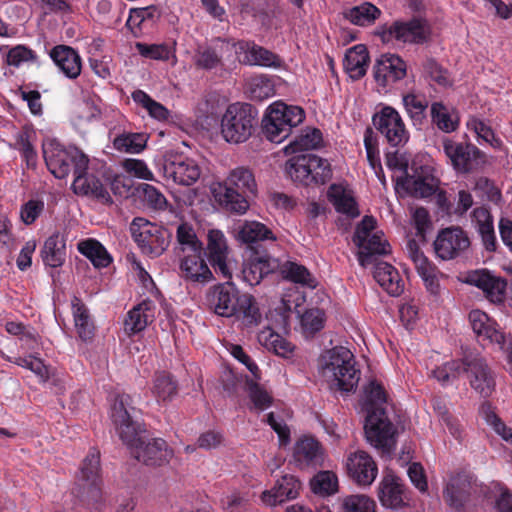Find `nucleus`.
Listing matches in <instances>:
<instances>
[{"label": "nucleus", "mask_w": 512, "mask_h": 512, "mask_svg": "<svg viewBox=\"0 0 512 512\" xmlns=\"http://www.w3.org/2000/svg\"><path fill=\"white\" fill-rule=\"evenodd\" d=\"M319 443L313 438H303L296 442L294 447V460L298 465L315 464L319 460Z\"/></svg>", "instance_id": "49530a36"}, {"label": "nucleus", "mask_w": 512, "mask_h": 512, "mask_svg": "<svg viewBox=\"0 0 512 512\" xmlns=\"http://www.w3.org/2000/svg\"><path fill=\"white\" fill-rule=\"evenodd\" d=\"M130 231L142 252L150 257H158L168 248L173 234L163 226L151 223L143 217H135Z\"/></svg>", "instance_id": "9d476101"}, {"label": "nucleus", "mask_w": 512, "mask_h": 512, "mask_svg": "<svg viewBox=\"0 0 512 512\" xmlns=\"http://www.w3.org/2000/svg\"><path fill=\"white\" fill-rule=\"evenodd\" d=\"M277 266L276 260L265 250L251 251L250 256L243 262V280L251 286L258 285L266 275L274 272Z\"/></svg>", "instance_id": "6ab92c4d"}, {"label": "nucleus", "mask_w": 512, "mask_h": 512, "mask_svg": "<svg viewBox=\"0 0 512 512\" xmlns=\"http://www.w3.org/2000/svg\"><path fill=\"white\" fill-rule=\"evenodd\" d=\"M235 317L243 327L253 328L258 326L262 321V314L260 312L258 303L254 296L248 293H243L240 301L236 307Z\"/></svg>", "instance_id": "72a5a7b5"}, {"label": "nucleus", "mask_w": 512, "mask_h": 512, "mask_svg": "<svg viewBox=\"0 0 512 512\" xmlns=\"http://www.w3.org/2000/svg\"><path fill=\"white\" fill-rule=\"evenodd\" d=\"M325 313L318 308L308 309L301 316V326L306 336H314L324 328Z\"/></svg>", "instance_id": "052dcab7"}, {"label": "nucleus", "mask_w": 512, "mask_h": 512, "mask_svg": "<svg viewBox=\"0 0 512 512\" xmlns=\"http://www.w3.org/2000/svg\"><path fill=\"white\" fill-rule=\"evenodd\" d=\"M304 119L305 112L301 107L275 102L262 120L263 134L270 142L281 143Z\"/></svg>", "instance_id": "423d86ee"}, {"label": "nucleus", "mask_w": 512, "mask_h": 512, "mask_svg": "<svg viewBox=\"0 0 512 512\" xmlns=\"http://www.w3.org/2000/svg\"><path fill=\"white\" fill-rule=\"evenodd\" d=\"M379 500L385 508L398 509L405 504V487L401 479L393 474H387L379 484Z\"/></svg>", "instance_id": "cd10ccee"}, {"label": "nucleus", "mask_w": 512, "mask_h": 512, "mask_svg": "<svg viewBox=\"0 0 512 512\" xmlns=\"http://www.w3.org/2000/svg\"><path fill=\"white\" fill-rule=\"evenodd\" d=\"M423 68L430 79L437 83L439 86L449 87L452 85L449 72L440 64H438L435 59H427L423 64Z\"/></svg>", "instance_id": "0e129e2a"}, {"label": "nucleus", "mask_w": 512, "mask_h": 512, "mask_svg": "<svg viewBox=\"0 0 512 512\" xmlns=\"http://www.w3.org/2000/svg\"><path fill=\"white\" fill-rule=\"evenodd\" d=\"M348 475L359 485L368 486L375 480L378 468L372 457L365 451H356L347 459Z\"/></svg>", "instance_id": "4be33fe9"}, {"label": "nucleus", "mask_w": 512, "mask_h": 512, "mask_svg": "<svg viewBox=\"0 0 512 512\" xmlns=\"http://www.w3.org/2000/svg\"><path fill=\"white\" fill-rule=\"evenodd\" d=\"M72 189L75 194L92 197L106 205L113 204V199L102 181L86 171L75 175Z\"/></svg>", "instance_id": "b1692460"}, {"label": "nucleus", "mask_w": 512, "mask_h": 512, "mask_svg": "<svg viewBox=\"0 0 512 512\" xmlns=\"http://www.w3.org/2000/svg\"><path fill=\"white\" fill-rule=\"evenodd\" d=\"M365 394L369 405L364 424L365 438L373 447L389 454L395 445L396 430L381 407L387 400L386 392L379 383L371 381Z\"/></svg>", "instance_id": "f03ea898"}, {"label": "nucleus", "mask_w": 512, "mask_h": 512, "mask_svg": "<svg viewBox=\"0 0 512 512\" xmlns=\"http://www.w3.org/2000/svg\"><path fill=\"white\" fill-rule=\"evenodd\" d=\"M359 251L357 253L359 264L362 267H367L377 261V256L388 254L390 245L386 240H382L378 233H374L368 238H365L362 246H357Z\"/></svg>", "instance_id": "2f4dec72"}, {"label": "nucleus", "mask_w": 512, "mask_h": 512, "mask_svg": "<svg viewBox=\"0 0 512 512\" xmlns=\"http://www.w3.org/2000/svg\"><path fill=\"white\" fill-rule=\"evenodd\" d=\"M154 307L151 301H143L134 307L128 313L125 319V330L130 334L138 333L144 330L148 323L154 317L152 308Z\"/></svg>", "instance_id": "4c0bfd02"}, {"label": "nucleus", "mask_w": 512, "mask_h": 512, "mask_svg": "<svg viewBox=\"0 0 512 512\" xmlns=\"http://www.w3.org/2000/svg\"><path fill=\"white\" fill-rule=\"evenodd\" d=\"M158 9L154 5L142 8H133L130 10L129 17L126 21V27L136 36L134 28H140L142 23L146 20H153L156 16Z\"/></svg>", "instance_id": "680f3d73"}, {"label": "nucleus", "mask_w": 512, "mask_h": 512, "mask_svg": "<svg viewBox=\"0 0 512 512\" xmlns=\"http://www.w3.org/2000/svg\"><path fill=\"white\" fill-rule=\"evenodd\" d=\"M433 246L437 257L451 260L462 255L470 247V239L461 227L452 226L438 232Z\"/></svg>", "instance_id": "2eb2a0df"}, {"label": "nucleus", "mask_w": 512, "mask_h": 512, "mask_svg": "<svg viewBox=\"0 0 512 512\" xmlns=\"http://www.w3.org/2000/svg\"><path fill=\"white\" fill-rule=\"evenodd\" d=\"M237 49L240 54H244L242 63L246 65H255L263 67L278 68L281 66V58L272 51L257 45L254 41H238Z\"/></svg>", "instance_id": "5701e85b"}, {"label": "nucleus", "mask_w": 512, "mask_h": 512, "mask_svg": "<svg viewBox=\"0 0 512 512\" xmlns=\"http://www.w3.org/2000/svg\"><path fill=\"white\" fill-rule=\"evenodd\" d=\"M237 239L248 244L251 251L258 250L259 242L265 240L275 241L276 237L266 225L258 221H245L237 232Z\"/></svg>", "instance_id": "c85d7f7f"}, {"label": "nucleus", "mask_w": 512, "mask_h": 512, "mask_svg": "<svg viewBox=\"0 0 512 512\" xmlns=\"http://www.w3.org/2000/svg\"><path fill=\"white\" fill-rule=\"evenodd\" d=\"M343 15L354 25L367 26L373 24L380 17L381 10L370 2H364L346 9Z\"/></svg>", "instance_id": "a19ab883"}, {"label": "nucleus", "mask_w": 512, "mask_h": 512, "mask_svg": "<svg viewBox=\"0 0 512 512\" xmlns=\"http://www.w3.org/2000/svg\"><path fill=\"white\" fill-rule=\"evenodd\" d=\"M301 489V482L293 475H284L271 489L264 491L261 500L267 506H276L286 500L295 499Z\"/></svg>", "instance_id": "393cba45"}, {"label": "nucleus", "mask_w": 512, "mask_h": 512, "mask_svg": "<svg viewBox=\"0 0 512 512\" xmlns=\"http://www.w3.org/2000/svg\"><path fill=\"white\" fill-rule=\"evenodd\" d=\"M41 257L46 266L57 268L64 264L66 258L65 240L57 232L49 236L41 249Z\"/></svg>", "instance_id": "f704fd0d"}, {"label": "nucleus", "mask_w": 512, "mask_h": 512, "mask_svg": "<svg viewBox=\"0 0 512 512\" xmlns=\"http://www.w3.org/2000/svg\"><path fill=\"white\" fill-rule=\"evenodd\" d=\"M469 321L478 338L497 344L505 343L504 334L496 329L495 322L486 313L480 310H472L469 313Z\"/></svg>", "instance_id": "c756f323"}, {"label": "nucleus", "mask_w": 512, "mask_h": 512, "mask_svg": "<svg viewBox=\"0 0 512 512\" xmlns=\"http://www.w3.org/2000/svg\"><path fill=\"white\" fill-rule=\"evenodd\" d=\"M178 392V383L174 377L165 371L155 373L152 393L158 402L171 401Z\"/></svg>", "instance_id": "79ce46f5"}, {"label": "nucleus", "mask_w": 512, "mask_h": 512, "mask_svg": "<svg viewBox=\"0 0 512 512\" xmlns=\"http://www.w3.org/2000/svg\"><path fill=\"white\" fill-rule=\"evenodd\" d=\"M223 45H200L195 50L193 62L196 68L213 70L223 65Z\"/></svg>", "instance_id": "58836bf2"}, {"label": "nucleus", "mask_w": 512, "mask_h": 512, "mask_svg": "<svg viewBox=\"0 0 512 512\" xmlns=\"http://www.w3.org/2000/svg\"><path fill=\"white\" fill-rule=\"evenodd\" d=\"M78 251L88 258L95 268H105L112 262L106 248L96 239L82 240L77 245Z\"/></svg>", "instance_id": "ea45409f"}, {"label": "nucleus", "mask_w": 512, "mask_h": 512, "mask_svg": "<svg viewBox=\"0 0 512 512\" xmlns=\"http://www.w3.org/2000/svg\"><path fill=\"white\" fill-rule=\"evenodd\" d=\"M355 357L346 347L335 346L319 357L318 369L333 391L354 392L360 380V370L355 367Z\"/></svg>", "instance_id": "7ed1b4c3"}, {"label": "nucleus", "mask_w": 512, "mask_h": 512, "mask_svg": "<svg viewBox=\"0 0 512 512\" xmlns=\"http://www.w3.org/2000/svg\"><path fill=\"white\" fill-rule=\"evenodd\" d=\"M283 277L294 283L315 287V281L310 272L303 265L294 262H288L282 267Z\"/></svg>", "instance_id": "4d7b16f0"}, {"label": "nucleus", "mask_w": 512, "mask_h": 512, "mask_svg": "<svg viewBox=\"0 0 512 512\" xmlns=\"http://www.w3.org/2000/svg\"><path fill=\"white\" fill-rule=\"evenodd\" d=\"M462 374L470 387L483 399L490 398L496 391V372L486 358L476 350L462 348Z\"/></svg>", "instance_id": "1a4fd4ad"}, {"label": "nucleus", "mask_w": 512, "mask_h": 512, "mask_svg": "<svg viewBox=\"0 0 512 512\" xmlns=\"http://www.w3.org/2000/svg\"><path fill=\"white\" fill-rule=\"evenodd\" d=\"M242 295L243 292L233 283L227 282L211 287L207 293V301L215 314L230 318L236 314V307Z\"/></svg>", "instance_id": "dca6fc26"}, {"label": "nucleus", "mask_w": 512, "mask_h": 512, "mask_svg": "<svg viewBox=\"0 0 512 512\" xmlns=\"http://www.w3.org/2000/svg\"><path fill=\"white\" fill-rule=\"evenodd\" d=\"M111 421L121 441L130 449L132 455L147 466H161L173 456V450L162 438L146 439V431L141 410L133 405L129 394L116 397L111 409Z\"/></svg>", "instance_id": "f257e3e1"}, {"label": "nucleus", "mask_w": 512, "mask_h": 512, "mask_svg": "<svg viewBox=\"0 0 512 512\" xmlns=\"http://www.w3.org/2000/svg\"><path fill=\"white\" fill-rule=\"evenodd\" d=\"M136 49L143 57L153 60H168L170 50L165 44L136 43Z\"/></svg>", "instance_id": "774afa93"}, {"label": "nucleus", "mask_w": 512, "mask_h": 512, "mask_svg": "<svg viewBox=\"0 0 512 512\" xmlns=\"http://www.w3.org/2000/svg\"><path fill=\"white\" fill-rule=\"evenodd\" d=\"M182 277L191 282L206 284L214 279L213 273L202 258V253L193 252L180 261Z\"/></svg>", "instance_id": "a878e982"}, {"label": "nucleus", "mask_w": 512, "mask_h": 512, "mask_svg": "<svg viewBox=\"0 0 512 512\" xmlns=\"http://www.w3.org/2000/svg\"><path fill=\"white\" fill-rule=\"evenodd\" d=\"M312 183L325 184L332 177L331 165L327 159H323L311 153Z\"/></svg>", "instance_id": "e2e57ef3"}, {"label": "nucleus", "mask_w": 512, "mask_h": 512, "mask_svg": "<svg viewBox=\"0 0 512 512\" xmlns=\"http://www.w3.org/2000/svg\"><path fill=\"white\" fill-rule=\"evenodd\" d=\"M310 488L320 496L333 495L338 490V478L331 471H320L310 480Z\"/></svg>", "instance_id": "8fccbe9b"}, {"label": "nucleus", "mask_w": 512, "mask_h": 512, "mask_svg": "<svg viewBox=\"0 0 512 512\" xmlns=\"http://www.w3.org/2000/svg\"><path fill=\"white\" fill-rule=\"evenodd\" d=\"M49 56L67 78L75 79L80 75L81 58L72 47L56 45L49 52Z\"/></svg>", "instance_id": "bb28decb"}, {"label": "nucleus", "mask_w": 512, "mask_h": 512, "mask_svg": "<svg viewBox=\"0 0 512 512\" xmlns=\"http://www.w3.org/2000/svg\"><path fill=\"white\" fill-rule=\"evenodd\" d=\"M461 365L462 356L459 359L445 362L441 366L436 367L431 371V375L442 385H446L459 378L462 374Z\"/></svg>", "instance_id": "5fc2aeb1"}, {"label": "nucleus", "mask_w": 512, "mask_h": 512, "mask_svg": "<svg viewBox=\"0 0 512 512\" xmlns=\"http://www.w3.org/2000/svg\"><path fill=\"white\" fill-rule=\"evenodd\" d=\"M72 307L78 336L83 341L91 340L94 336L95 327L89 315L88 309L78 298L74 299Z\"/></svg>", "instance_id": "a18cd8bd"}, {"label": "nucleus", "mask_w": 512, "mask_h": 512, "mask_svg": "<svg viewBox=\"0 0 512 512\" xmlns=\"http://www.w3.org/2000/svg\"><path fill=\"white\" fill-rule=\"evenodd\" d=\"M376 503L364 494L345 496L341 500L343 512H375Z\"/></svg>", "instance_id": "6e6d98bb"}, {"label": "nucleus", "mask_w": 512, "mask_h": 512, "mask_svg": "<svg viewBox=\"0 0 512 512\" xmlns=\"http://www.w3.org/2000/svg\"><path fill=\"white\" fill-rule=\"evenodd\" d=\"M246 390L255 409L263 411L271 406L272 396L256 381L247 378Z\"/></svg>", "instance_id": "13d9d810"}, {"label": "nucleus", "mask_w": 512, "mask_h": 512, "mask_svg": "<svg viewBox=\"0 0 512 512\" xmlns=\"http://www.w3.org/2000/svg\"><path fill=\"white\" fill-rule=\"evenodd\" d=\"M402 43L423 44L430 37V29L427 22L421 18L413 17L407 21L400 20Z\"/></svg>", "instance_id": "e433bc0d"}, {"label": "nucleus", "mask_w": 512, "mask_h": 512, "mask_svg": "<svg viewBox=\"0 0 512 512\" xmlns=\"http://www.w3.org/2000/svg\"><path fill=\"white\" fill-rule=\"evenodd\" d=\"M258 110L250 103L228 105L221 118V134L226 142L239 144L247 141L258 123Z\"/></svg>", "instance_id": "39448f33"}, {"label": "nucleus", "mask_w": 512, "mask_h": 512, "mask_svg": "<svg viewBox=\"0 0 512 512\" xmlns=\"http://www.w3.org/2000/svg\"><path fill=\"white\" fill-rule=\"evenodd\" d=\"M406 73L407 66L404 60L391 53L382 54L373 67L375 81L384 87L403 79Z\"/></svg>", "instance_id": "aec40b11"}, {"label": "nucleus", "mask_w": 512, "mask_h": 512, "mask_svg": "<svg viewBox=\"0 0 512 512\" xmlns=\"http://www.w3.org/2000/svg\"><path fill=\"white\" fill-rule=\"evenodd\" d=\"M472 214L485 249L489 252L496 251L497 240L494 231L493 217L490 211L485 207H478L473 210Z\"/></svg>", "instance_id": "473e14b6"}, {"label": "nucleus", "mask_w": 512, "mask_h": 512, "mask_svg": "<svg viewBox=\"0 0 512 512\" xmlns=\"http://www.w3.org/2000/svg\"><path fill=\"white\" fill-rule=\"evenodd\" d=\"M176 238L182 252L189 250L191 253H203L202 242L188 223H181L177 227Z\"/></svg>", "instance_id": "603ef678"}, {"label": "nucleus", "mask_w": 512, "mask_h": 512, "mask_svg": "<svg viewBox=\"0 0 512 512\" xmlns=\"http://www.w3.org/2000/svg\"><path fill=\"white\" fill-rule=\"evenodd\" d=\"M289 177L303 185L312 184L311 153H301L291 157L285 164Z\"/></svg>", "instance_id": "c9c22d12"}, {"label": "nucleus", "mask_w": 512, "mask_h": 512, "mask_svg": "<svg viewBox=\"0 0 512 512\" xmlns=\"http://www.w3.org/2000/svg\"><path fill=\"white\" fill-rule=\"evenodd\" d=\"M443 151L458 173H470L477 165L481 151L473 144L443 139Z\"/></svg>", "instance_id": "a211bd4d"}, {"label": "nucleus", "mask_w": 512, "mask_h": 512, "mask_svg": "<svg viewBox=\"0 0 512 512\" xmlns=\"http://www.w3.org/2000/svg\"><path fill=\"white\" fill-rule=\"evenodd\" d=\"M467 282L481 289L493 303H502L506 296L507 281L488 270H477L468 275Z\"/></svg>", "instance_id": "412c9836"}, {"label": "nucleus", "mask_w": 512, "mask_h": 512, "mask_svg": "<svg viewBox=\"0 0 512 512\" xmlns=\"http://www.w3.org/2000/svg\"><path fill=\"white\" fill-rule=\"evenodd\" d=\"M330 190L329 196L337 212L352 218L359 216L357 203L350 194L336 185H332Z\"/></svg>", "instance_id": "09e8293b"}, {"label": "nucleus", "mask_w": 512, "mask_h": 512, "mask_svg": "<svg viewBox=\"0 0 512 512\" xmlns=\"http://www.w3.org/2000/svg\"><path fill=\"white\" fill-rule=\"evenodd\" d=\"M43 157L48 170L58 179L69 175L73 168L74 176L88 169V157L76 147L65 148L52 139L43 144Z\"/></svg>", "instance_id": "0eeeda50"}, {"label": "nucleus", "mask_w": 512, "mask_h": 512, "mask_svg": "<svg viewBox=\"0 0 512 512\" xmlns=\"http://www.w3.org/2000/svg\"><path fill=\"white\" fill-rule=\"evenodd\" d=\"M147 140L144 133L123 132L113 139V148L121 153L138 154L145 149Z\"/></svg>", "instance_id": "37998d69"}, {"label": "nucleus", "mask_w": 512, "mask_h": 512, "mask_svg": "<svg viewBox=\"0 0 512 512\" xmlns=\"http://www.w3.org/2000/svg\"><path fill=\"white\" fill-rule=\"evenodd\" d=\"M206 256L215 273L225 279L232 278L233 263L229 259V248L226 238L220 230H210L208 233Z\"/></svg>", "instance_id": "f3484780"}, {"label": "nucleus", "mask_w": 512, "mask_h": 512, "mask_svg": "<svg viewBox=\"0 0 512 512\" xmlns=\"http://www.w3.org/2000/svg\"><path fill=\"white\" fill-rule=\"evenodd\" d=\"M384 44L402 43L400 20L378 26L374 32Z\"/></svg>", "instance_id": "338daca9"}, {"label": "nucleus", "mask_w": 512, "mask_h": 512, "mask_svg": "<svg viewBox=\"0 0 512 512\" xmlns=\"http://www.w3.org/2000/svg\"><path fill=\"white\" fill-rule=\"evenodd\" d=\"M402 188L414 198H427L439 190V180L428 166L414 169L413 174H406L396 180V189Z\"/></svg>", "instance_id": "4468645a"}, {"label": "nucleus", "mask_w": 512, "mask_h": 512, "mask_svg": "<svg viewBox=\"0 0 512 512\" xmlns=\"http://www.w3.org/2000/svg\"><path fill=\"white\" fill-rule=\"evenodd\" d=\"M375 128L385 137L392 147H400L409 140V133L398 111L391 106H384L372 118Z\"/></svg>", "instance_id": "ddd939ff"}, {"label": "nucleus", "mask_w": 512, "mask_h": 512, "mask_svg": "<svg viewBox=\"0 0 512 512\" xmlns=\"http://www.w3.org/2000/svg\"><path fill=\"white\" fill-rule=\"evenodd\" d=\"M274 93V83L265 75L255 76L249 82L248 94L251 100L263 101L272 97Z\"/></svg>", "instance_id": "864d4df0"}, {"label": "nucleus", "mask_w": 512, "mask_h": 512, "mask_svg": "<svg viewBox=\"0 0 512 512\" xmlns=\"http://www.w3.org/2000/svg\"><path fill=\"white\" fill-rule=\"evenodd\" d=\"M38 57L32 49L25 45H17L11 48L6 56L9 66L19 67L24 62H37Z\"/></svg>", "instance_id": "69168bd1"}, {"label": "nucleus", "mask_w": 512, "mask_h": 512, "mask_svg": "<svg viewBox=\"0 0 512 512\" xmlns=\"http://www.w3.org/2000/svg\"><path fill=\"white\" fill-rule=\"evenodd\" d=\"M432 122L443 132L455 131L458 123L453 121L448 108L441 102H434L431 105Z\"/></svg>", "instance_id": "bf43d9fd"}, {"label": "nucleus", "mask_w": 512, "mask_h": 512, "mask_svg": "<svg viewBox=\"0 0 512 512\" xmlns=\"http://www.w3.org/2000/svg\"><path fill=\"white\" fill-rule=\"evenodd\" d=\"M323 141L322 132L317 128H306L285 147L286 153H297L317 149Z\"/></svg>", "instance_id": "c03bdc74"}, {"label": "nucleus", "mask_w": 512, "mask_h": 512, "mask_svg": "<svg viewBox=\"0 0 512 512\" xmlns=\"http://www.w3.org/2000/svg\"><path fill=\"white\" fill-rule=\"evenodd\" d=\"M368 62L369 53L366 46L358 44L347 50L343 66L353 80H359L366 74Z\"/></svg>", "instance_id": "7c9ffc66"}, {"label": "nucleus", "mask_w": 512, "mask_h": 512, "mask_svg": "<svg viewBox=\"0 0 512 512\" xmlns=\"http://www.w3.org/2000/svg\"><path fill=\"white\" fill-rule=\"evenodd\" d=\"M99 472L100 453L93 448L84 458L72 489V495L83 508L89 509L102 499V479Z\"/></svg>", "instance_id": "6e6552de"}, {"label": "nucleus", "mask_w": 512, "mask_h": 512, "mask_svg": "<svg viewBox=\"0 0 512 512\" xmlns=\"http://www.w3.org/2000/svg\"><path fill=\"white\" fill-rule=\"evenodd\" d=\"M403 105L411 118L414 125L422 124L426 116V109L428 102L424 97L418 96L413 93H408L403 96Z\"/></svg>", "instance_id": "3c124183"}, {"label": "nucleus", "mask_w": 512, "mask_h": 512, "mask_svg": "<svg viewBox=\"0 0 512 512\" xmlns=\"http://www.w3.org/2000/svg\"><path fill=\"white\" fill-rule=\"evenodd\" d=\"M478 492L479 486L473 476L460 472L450 477L443 498L451 508L460 510L470 507Z\"/></svg>", "instance_id": "9b49d317"}, {"label": "nucleus", "mask_w": 512, "mask_h": 512, "mask_svg": "<svg viewBox=\"0 0 512 512\" xmlns=\"http://www.w3.org/2000/svg\"><path fill=\"white\" fill-rule=\"evenodd\" d=\"M142 203L149 209L155 211H164L167 208L168 201L164 194L155 186L147 183L139 184L136 188Z\"/></svg>", "instance_id": "de8ad7c7"}, {"label": "nucleus", "mask_w": 512, "mask_h": 512, "mask_svg": "<svg viewBox=\"0 0 512 512\" xmlns=\"http://www.w3.org/2000/svg\"><path fill=\"white\" fill-rule=\"evenodd\" d=\"M163 175L167 180L184 186L194 184L200 177L201 170L195 160L174 152H167L162 162Z\"/></svg>", "instance_id": "f8f14e48"}, {"label": "nucleus", "mask_w": 512, "mask_h": 512, "mask_svg": "<svg viewBox=\"0 0 512 512\" xmlns=\"http://www.w3.org/2000/svg\"><path fill=\"white\" fill-rule=\"evenodd\" d=\"M257 194V184L252 171L246 167L232 170L224 183L213 188L215 200L227 211L244 214L249 200Z\"/></svg>", "instance_id": "20e7f679"}]
</instances>
